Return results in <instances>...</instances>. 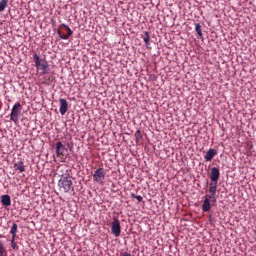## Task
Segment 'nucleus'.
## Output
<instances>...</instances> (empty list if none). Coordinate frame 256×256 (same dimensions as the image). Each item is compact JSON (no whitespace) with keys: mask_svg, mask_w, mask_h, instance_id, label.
<instances>
[{"mask_svg":"<svg viewBox=\"0 0 256 256\" xmlns=\"http://www.w3.org/2000/svg\"><path fill=\"white\" fill-rule=\"evenodd\" d=\"M14 169L19 171V173H25V164H23V161H19L14 164Z\"/></svg>","mask_w":256,"mask_h":256,"instance_id":"nucleus-14","label":"nucleus"},{"mask_svg":"<svg viewBox=\"0 0 256 256\" xmlns=\"http://www.w3.org/2000/svg\"><path fill=\"white\" fill-rule=\"evenodd\" d=\"M17 229H18L17 223H13L10 230V235H12V237H17Z\"/></svg>","mask_w":256,"mask_h":256,"instance_id":"nucleus-16","label":"nucleus"},{"mask_svg":"<svg viewBox=\"0 0 256 256\" xmlns=\"http://www.w3.org/2000/svg\"><path fill=\"white\" fill-rule=\"evenodd\" d=\"M33 60L36 69L40 71V75H47V71H49V63L47 60L41 58L37 53L33 54Z\"/></svg>","mask_w":256,"mask_h":256,"instance_id":"nucleus-2","label":"nucleus"},{"mask_svg":"<svg viewBox=\"0 0 256 256\" xmlns=\"http://www.w3.org/2000/svg\"><path fill=\"white\" fill-rule=\"evenodd\" d=\"M65 153V145L61 141L56 143V155L57 157H61Z\"/></svg>","mask_w":256,"mask_h":256,"instance_id":"nucleus-11","label":"nucleus"},{"mask_svg":"<svg viewBox=\"0 0 256 256\" xmlns=\"http://www.w3.org/2000/svg\"><path fill=\"white\" fill-rule=\"evenodd\" d=\"M219 177H221V172L219 171V168L217 167H212L211 168V173H210V183H216L219 181Z\"/></svg>","mask_w":256,"mask_h":256,"instance_id":"nucleus-8","label":"nucleus"},{"mask_svg":"<svg viewBox=\"0 0 256 256\" xmlns=\"http://www.w3.org/2000/svg\"><path fill=\"white\" fill-rule=\"evenodd\" d=\"M195 31L199 37H203V30L201 29V24H195Z\"/></svg>","mask_w":256,"mask_h":256,"instance_id":"nucleus-17","label":"nucleus"},{"mask_svg":"<svg viewBox=\"0 0 256 256\" xmlns=\"http://www.w3.org/2000/svg\"><path fill=\"white\" fill-rule=\"evenodd\" d=\"M7 3H9V0H1L0 1V13L2 11H5V8L7 7Z\"/></svg>","mask_w":256,"mask_h":256,"instance_id":"nucleus-18","label":"nucleus"},{"mask_svg":"<svg viewBox=\"0 0 256 256\" xmlns=\"http://www.w3.org/2000/svg\"><path fill=\"white\" fill-rule=\"evenodd\" d=\"M144 34H145V36L143 37V41H144L146 47H148L151 36L149 35V32H144Z\"/></svg>","mask_w":256,"mask_h":256,"instance_id":"nucleus-19","label":"nucleus"},{"mask_svg":"<svg viewBox=\"0 0 256 256\" xmlns=\"http://www.w3.org/2000/svg\"><path fill=\"white\" fill-rule=\"evenodd\" d=\"M132 197H133L134 199H137V201H138L139 203L143 202V196H137V195H135V194H132Z\"/></svg>","mask_w":256,"mask_h":256,"instance_id":"nucleus-22","label":"nucleus"},{"mask_svg":"<svg viewBox=\"0 0 256 256\" xmlns=\"http://www.w3.org/2000/svg\"><path fill=\"white\" fill-rule=\"evenodd\" d=\"M69 111V102L65 98L60 99V115H65Z\"/></svg>","mask_w":256,"mask_h":256,"instance_id":"nucleus-9","label":"nucleus"},{"mask_svg":"<svg viewBox=\"0 0 256 256\" xmlns=\"http://www.w3.org/2000/svg\"><path fill=\"white\" fill-rule=\"evenodd\" d=\"M202 211L203 213H207L211 211V198H207L205 196L203 203H202Z\"/></svg>","mask_w":256,"mask_h":256,"instance_id":"nucleus-10","label":"nucleus"},{"mask_svg":"<svg viewBox=\"0 0 256 256\" xmlns=\"http://www.w3.org/2000/svg\"><path fill=\"white\" fill-rule=\"evenodd\" d=\"M11 247H12V249H19V246H17V244L15 243V237H13V236L11 239Z\"/></svg>","mask_w":256,"mask_h":256,"instance_id":"nucleus-21","label":"nucleus"},{"mask_svg":"<svg viewBox=\"0 0 256 256\" xmlns=\"http://www.w3.org/2000/svg\"><path fill=\"white\" fill-rule=\"evenodd\" d=\"M22 109H23V106H21V103L17 102L12 107L11 114H10V121H13V123L18 124Z\"/></svg>","mask_w":256,"mask_h":256,"instance_id":"nucleus-3","label":"nucleus"},{"mask_svg":"<svg viewBox=\"0 0 256 256\" xmlns=\"http://www.w3.org/2000/svg\"><path fill=\"white\" fill-rule=\"evenodd\" d=\"M111 231L115 237H119L121 235V222L119 219L114 218L113 222L111 223Z\"/></svg>","mask_w":256,"mask_h":256,"instance_id":"nucleus-5","label":"nucleus"},{"mask_svg":"<svg viewBox=\"0 0 256 256\" xmlns=\"http://www.w3.org/2000/svg\"><path fill=\"white\" fill-rule=\"evenodd\" d=\"M5 246L3 245V242L0 241V256H5Z\"/></svg>","mask_w":256,"mask_h":256,"instance_id":"nucleus-20","label":"nucleus"},{"mask_svg":"<svg viewBox=\"0 0 256 256\" xmlns=\"http://www.w3.org/2000/svg\"><path fill=\"white\" fill-rule=\"evenodd\" d=\"M60 27H64V29H66V31H67V34H62L61 29H58L57 33H58L60 39L67 40V39H69V37H71L73 35V31L71 30V28H69V26H67V24H61Z\"/></svg>","mask_w":256,"mask_h":256,"instance_id":"nucleus-7","label":"nucleus"},{"mask_svg":"<svg viewBox=\"0 0 256 256\" xmlns=\"http://www.w3.org/2000/svg\"><path fill=\"white\" fill-rule=\"evenodd\" d=\"M1 203L4 207H9L11 205V196L10 195H2Z\"/></svg>","mask_w":256,"mask_h":256,"instance_id":"nucleus-13","label":"nucleus"},{"mask_svg":"<svg viewBox=\"0 0 256 256\" xmlns=\"http://www.w3.org/2000/svg\"><path fill=\"white\" fill-rule=\"evenodd\" d=\"M61 171H66V173H68L69 170H66V168H63V167H59L58 168L59 176L62 177L58 181V186H59L60 191H63L64 193H72V192H74L75 191V187L73 186V180L69 178V174H64Z\"/></svg>","mask_w":256,"mask_h":256,"instance_id":"nucleus-1","label":"nucleus"},{"mask_svg":"<svg viewBox=\"0 0 256 256\" xmlns=\"http://www.w3.org/2000/svg\"><path fill=\"white\" fill-rule=\"evenodd\" d=\"M135 141L137 144L141 143L143 141V135L141 134V130H137L135 133Z\"/></svg>","mask_w":256,"mask_h":256,"instance_id":"nucleus-15","label":"nucleus"},{"mask_svg":"<svg viewBox=\"0 0 256 256\" xmlns=\"http://www.w3.org/2000/svg\"><path fill=\"white\" fill-rule=\"evenodd\" d=\"M215 155H217V150L213 149V148H210L205 156H204V159L205 161H211L213 159V157H215Z\"/></svg>","mask_w":256,"mask_h":256,"instance_id":"nucleus-12","label":"nucleus"},{"mask_svg":"<svg viewBox=\"0 0 256 256\" xmlns=\"http://www.w3.org/2000/svg\"><path fill=\"white\" fill-rule=\"evenodd\" d=\"M93 180L95 183H103V181H105V170L103 168H98L93 174Z\"/></svg>","mask_w":256,"mask_h":256,"instance_id":"nucleus-6","label":"nucleus"},{"mask_svg":"<svg viewBox=\"0 0 256 256\" xmlns=\"http://www.w3.org/2000/svg\"><path fill=\"white\" fill-rule=\"evenodd\" d=\"M208 193L209 195H206L205 197H207L208 199L215 203V201H217V183L210 182Z\"/></svg>","mask_w":256,"mask_h":256,"instance_id":"nucleus-4","label":"nucleus"}]
</instances>
